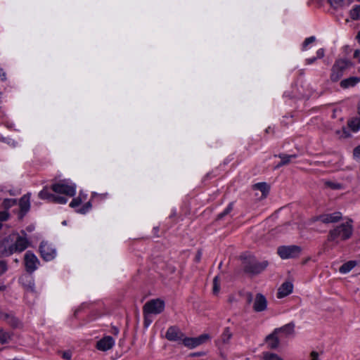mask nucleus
I'll return each mask as SVG.
<instances>
[{"label": "nucleus", "mask_w": 360, "mask_h": 360, "mask_svg": "<svg viewBox=\"0 0 360 360\" xmlns=\"http://www.w3.org/2000/svg\"><path fill=\"white\" fill-rule=\"evenodd\" d=\"M10 339V335L8 333L4 331L2 328H0V343L5 344Z\"/></svg>", "instance_id": "30"}, {"label": "nucleus", "mask_w": 360, "mask_h": 360, "mask_svg": "<svg viewBox=\"0 0 360 360\" xmlns=\"http://www.w3.org/2000/svg\"><path fill=\"white\" fill-rule=\"evenodd\" d=\"M7 270V264L4 261H0V276Z\"/></svg>", "instance_id": "42"}, {"label": "nucleus", "mask_w": 360, "mask_h": 360, "mask_svg": "<svg viewBox=\"0 0 360 360\" xmlns=\"http://www.w3.org/2000/svg\"><path fill=\"white\" fill-rule=\"evenodd\" d=\"M357 262L356 261H349L343 264L339 269V271L341 274H347L349 272L354 266H356Z\"/></svg>", "instance_id": "21"}, {"label": "nucleus", "mask_w": 360, "mask_h": 360, "mask_svg": "<svg viewBox=\"0 0 360 360\" xmlns=\"http://www.w3.org/2000/svg\"><path fill=\"white\" fill-rule=\"evenodd\" d=\"M19 282L25 289L27 292L36 293L34 279L30 276H22L19 278Z\"/></svg>", "instance_id": "11"}, {"label": "nucleus", "mask_w": 360, "mask_h": 360, "mask_svg": "<svg viewBox=\"0 0 360 360\" xmlns=\"http://www.w3.org/2000/svg\"><path fill=\"white\" fill-rule=\"evenodd\" d=\"M68 200L65 197L62 196H56L53 195V200L51 202L58 203V204H65Z\"/></svg>", "instance_id": "36"}, {"label": "nucleus", "mask_w": 360, "mask_h": 360, "mask_svg": "<svg viewBox=\"0 0 360 360\" xmlns=\"http://www.w3.org/2000/svg\"><path fill=\"white\" fill-rule=\"evenodd\" d=\"M316 38L314 36L309 37L304 41L302 44V50L304 51L307 49V46L309 44L315 41Z\"/></svg>", "instance_id": "37"}, {"label": "nucleus", "mask_w": 360, "mask_h": 360, "mask_svg": "<svg viewBox=\"0 0 360 360\" xmlns=\"http://www.w3.org/2000/svg\"><path fill=\"white\" fill-rule=\"evenodd\" d=\"M360 81L358 77H351L340 82V86L343 89L354 86Z\"/></svg>", "instance_id": "19"}, {"label": "nucleus", "mask_w": 360, "mask_h": 360, "mask_svg": "<svg viewBox=\"0 0 360 360\" xmlns=\"http://www.w3.org/2000/svg\"><path fill=\"white\" fill-rule=\"evenodd\" d=\"M324 56V49H319L316 51V58H321Z\"/></svg>", "instance_id": "43"}, {"label": "nucleus", "mask_w": 360, "mask_h": 360, "mask_svg": "<svg viewBox=\"0 0 360 360\" xmlns=\"http://www.w3.org/2000/svg\"><path fill=\"white\" fill-rule=\"evenodd\" d=\"M358 40H359V42L360 43V31L359 32L357 36H356Z\"/></svg>", "instance_id": "57"}, {"label": "nucleus", "mask_w": 360, "mask_h": 360, "mask_svg": "<svg viewBox=\"0 0 360 360\" xmlns=\"http://www.w3.org/2000/svg\"><path fill=\"white\" fill-rule=\"evenodd\" d=\"M348 127L354 132L358 131L360 129V119L357 117L352 118L348 121Z\"/></svg>", "instance_id": "25"}, {"label": "nucleus", "mask_w": 360, "mask_h": 360, "mask_svg": "<svg viewBox=\"0 0 360 360\" xmlns=\"http://www.w3.org/2000/svg\"><path fill=\"white\" fill-rule=\"evenodd\" d=\"M233 337V333L231 331L229 327H226L224 329L219 339L217 340V344L219 346L228 345L230 342V340Z\"/></svg>", "instance_id": "17"}, {"label": "nucleus", "mask_w": 360, "mask_h": 360, "mask_svg": "<svg viewBox=\"0 0 360 360\" xmlns=\"http://www.w3.org/2000/svg\"><path fill=\"white\" fill-rule=\"evenodd\" d=\"M63 224H66L65 221H64L63 222Z\"/></svg>", "instance_id": "60"}, {"label": "nucleus", "mask_w": 360, "mask_h": 360, "mask_svg": "<svg viewBox=\"0 0 360 360\" xmlns=\"http://www.w3.org/2000/svg\"><path fill=\"white\" fill-rule=\"evenodd\" d=\"M112 333H113L115 335H117V334H118V333H119V330H118V328H117L114 327V328H112Z\"/></svg>", "instance_id": "53"}, {"label": "nucleus", "mask_w": 360, "mask_h": 360, "mask_svg": "<svg viewBox=\"0 0 360 360\" xmlns=\"http://www.w3.org/2000/svg\"><path fill=\"white\" fill-rule=\"evenodd\" d=\"M115 345V340L111 336H105L96 343V348L101 351H107Z\"/></svg>", "instance_id": "12"}, {"label": "nucleus", "mask_w": 360, "mask_h": 360, "mask_svg": "<svg viewBox=\"0 0 360 360\" xmlns=\"http://www.w3.org/2000/svg\"><path fill=\"white\" fill-rule=\"evenodd\" d=\"M343 0H329L330 4L332 6H336L338 4H339L340 3H341Z\"/></svg>", "instance_id": "48"}, {"label": "nucleus", "mask_w": 360, "mask_h": 360, "mask_svg": "<svg viewBox=\"0 0 360 360\" xmlns=\"http://www.w3.org/2000/svg\"><path fill=\"white\" fill-rule=\"evenodd\" d=\"M350 62L347 59H339L337 60L334 63V70H339L342 73L346 70Z\"/></svg>", "instance_id": "20"}, {"label": "nucleus", "mask_w": 360, "mask_h": 360, "mask_svg": "<svg viewBox=\"0 0 360 360\" xmlns=\"http://www.w3.org/2000/svg\"><path fill=\"white\" fill-rule=\"evenodd\" d=\"M29 245V241L25 236L17 233L10 234L0 243V255L8 257L15 252L24 251Z\"/></svg>", "instance_id": "1"}, {"label": "nucleus", "mask_w": 360, "mask_h": 360, "mask_svg": "<svg viewBox=\"0 0 360 360\" xmlns=\"http://www.w3.org/2000/svg\"><path fill=\"white\" fill-rule=\"evenodd\" d=\"M219 291V276H215L213 279V292L217 294Z\"/></svg>", "instance_id": "38"}, {"label": "nucleus", "mask_w": 360, "mask_h": 360, "mask_svg": "<svg viewBox=\"0 0 360 360\" xmlns=\"http://www.w3.org/2000/svg\"><path fill=\"white\" fill-rule=\"evenodd\" d=\"M65 359L70 360L71 359V354L70 353L65 352L63 355Z\"/></svg>", "instance_id": "51"}, {"label": "nucleus", "mask_w": 360, "mask_h": 360, "mask_svg": "<svg viewBox=\"0 0 360 360\" xmlns=\"http://www.w3.org/2000/svg\"><path fill=\"white\" fill-rule=\"evenodd\" d=\"M326 185L334 190L340 189L342 187L340 184L332 182V181H327L326 183Z\"/></svg>", "instance_id": "40"}, {"label": "nucleus", "mask_w": 360, "mask_h": 360, "mask_svg": "<svg viewBox=\"0 0 360 360\" xmlns=\"http://www.w3.org/2000/svg\"><path fill=\"white\" fill-rule=\"evenodd\" d=\"M354 155L356 158H360V146L354 149Z\"/></svg>", "instance_id": "44"}, {"label": "nucleus", "mask_w": 360, "mask_h": 360, "mask_svg": "<svg viewBox=\"0 0 360 360\" xmlns=\"http://www.w3.org/2000/svg\"><path fill=\"white\" fill-rule=\"evenodd\" d=\"M16 204V200L15 199H5L2 203L3 207L5 209H8Z\"/></svg>", "instance_id": "32"}, {"label": "nucleus", "mask_w": 360, "mask_h": 360, "mask_svg": "<svg viewBox=\"0 0 360 360\" xmlns=\"http://www.w3.org/2000/svg\"><path fill=\"white\" fill-rule=\"evenodd\" d=\"M284 166V165H283V162L282 161H281L276 167H275V169H278L280 168L281 167H283Z\"/></svg>", "instance_id": "54"}, {"label": "nucleus", "mask_w": 360, "mask_h": 360, "mask_svg": "<svg viewBox=\"0 0 360 360\" xmlns=\"http://www.w3.org/2000/svg\"><path fill=\"white\" fill-rule=\"evenodd\" d=\"M144 314V323H145L146 326H148L151 323V321L148 319L149 314Z\"/></svg>", "instance_id": "45"}, {"label": "nucleus", "mask_w": 360, "mask_h": 360, "mask_svg": "<svg viewBox=\"0 0 360 360\" xmlns=\"http://www.w3.org/2000/svg\"><path fill=\"white\" fill-rule=\"evenodd\" d=\"M184 334L176 326H170L167 332L165 337L169 341H181Z\"/></svg>", "instance_id": "10"}, {"label": "nucleus", "mask_w": 360, "mask_h": 360, "mask_svg": "<svg viewBox=\"0 0 360 360\" xmlns=\"http://www.w3.org/2000/svg\"><path fill=\"white\" fill-rule=\"evenodd\" d=\"M264 360H283L278 354L271 352L263 353Z\"/></svg>", "instance_id": "29"}, {"label": "nucleus", "mask_w": 360, "mask_h": 360, "mask_svg": "<svg viewBox=\"0 0 360 360\" xmlns=\"http://www.w3.org/2000/svg\"><path fill=\"white\" fill-rule=\"evenodd\" d=\"M53 191L57 193L64 194L72 197L76 193V185L72 183H68L65 180L60 181L51 186Z\"/></svg>", "instance_id": "4"}, {"label": "nucleus", "mask_w": 360, "mask_h": 360, "mask_svg": "<svg viewBox=\"0 0 360 360\" xmlns=\"http://www.w3.org/2000/svg\"><path fill=\"white\" fill-rule=\"evenodd\" d=\"M342 214L340 212H335L333 213L322 214L319 216L314 217L311 221L312 222L320 221L323 224L336 223L340 221Z\"/></svg>", "instance_id": "7"}, {"label": "nucleus", "mask_w": 360, "mask_h": 360, "mask_svg": "<svg viewBox=\"0 0 360 360\" xmlns=\"http://www.w3.org/2000/svg\"><path fill=\"white\" fill-rule=\"evenodd\" d=\"M53 195L54 194L51 193L50 192H49L48 188L46 187H45L43 190H41L39 193L38 196H39V198L40 199L47 200L49 202H52L53 198Z\"/></svg>", "instance_id": "24"}, {"label": "nucleus", "mask_w": 360, "mask_h": 360, "mask_svg": "<svg viewBox=\"0 0 360 360\" xmlns=\"http://www.w3.org/2000/svg\"><path fill=\"white\" fill-rule=\"evenodd\" d=\"M30 194L24 195L20 200L19 207L20 211V218H22L29 210L30 207Z\"/></svg>", "instance_id": "13"}, {"label": "nucleus", "mask_w": 360, "mask_h": 360, "mask_svg": "<svg viewBox=\"0 0 360 360\" xmlns=\"http://www.w3.org/2000/svg\"><path fill=\"white\" fill-rule=\"evenodd\" d=\"M243 269L250 274H258L262 272L268 266L267 261L259 262L253 256L243 257Z\"/></svg>", "instance_id": "3"}, {"label": "nucleus", "mask_w": 360, "mask_h": 360, "mask_svg": "<svg viewBox=\"0 0 360 360\" xmlns=\"http://www.w3.org/2000/svg\"><path fill=\"white\" fill-rule=\"evenodd\" d=\"M200 354L198 353H193V354H191V356H199Z\"/></svg>", "instance_id": "58"}, {"label": "nucleus", "mask_w": 360, "mask_h": 360, "mask_svg": "<svg viewBox=\"0 0 360 360\" xmlns=\"http://www.w3.org/2000/svg\"><path fill=\"white\" fill-rule=\"evenodd\" d=\"M39 252L41 257L45 261H51L56 255V252L55 248L52 247V245L47 242L42 241L39 246Z\"/></svg>", "instance_id": "8"}, {"label": "nucleus", "mask_w": 360, "mask_h": 360, "mask_svg": "<svg viewBox=\"0 0 360 360\" xmlns=\"http://www.w3.org/2000/svg\"><path fill=\"white\" fill-rule=\"evenodd\" d=\"M9 214L7 211L0 212V222L6 221L8 219Z\"/></svg>", "instance_id": "41"}, {"label": "nucleus", "mask_w": 360, "mask_h": 360, "mask_svg": "<svg viewBox=\"0 0 360 360\" xmlns=\"http://www.w3.org/2000/svg\"><path fill=\"white\" fill-rule=\"evenodd\" d=\"M253 188L260 191L264 197H266L269 191V186L265 182L257 183L253 186Z\"/></svg>", "instance_id": "22"}, {"label": "nucleus", "mask_w": 360, "mask_h": 360, "mask_svg": "<svg viewBox=\"0 0 360 360\" xmlns=\"http://www.w3.org/2000/svg\"><path fill=\"white\" fill-rule=\"evenodd\" d=\"M233 202L229 203V205L226 207V208L221 213H220L218 215L217 219H222L224 216L229 214L233 210Z\"/></svg>", "instance_id": "31"}, {"label": "nucleus", "mask_w": 360, "mask_h": 360, "mask_svg": "<svg viewBox=\"0 0 360 360\" xmlns=\"http://www.w3.org/2000/svg\"><path fill=\"white\" fill-rule=\"evenodd\" d=\"M358 113H359V115H360V105H359V107H358Z\"/></svg>", "instance_id": "59"}, {"label": "nucleus", "mask_w": 360, "mask_h": 360, "mask_svg": "<svg viewBox=\"0 0 360 360\" xmlns=\"http://www.w3.org/2000/svg\"><path fill=\"white\" fill-rule=\"evenodd\" d=\"M343 75V73L339 70H334V65L331 69L330 79L332 82H338Z\"/></svg>", "instance_id": "28"}, {"label": "nucleus", "mask_w": 360, "mask_h": 360, "mask_svg": "<svg viewBox=\"0 0 360 360\" xmlns=\"http://www.w3.org/2000/svg\"><path fill=\"white\" fill-rule=\"evenodd\" d=\"M275 333H277L278 334L279 333H283L285 336L293 335L295 333V323L291 322L288 324H285V326L274 329Z\"/></svg>", "instance_id": "18"}, {"label": "nucleus", "mask_w": 360, "mask_h": 360, "mask_svg": "<svg viewBox=\"0 0 360 360\" xmlns=\"http://www.w3.org/2000/svg\"><path fill=\"white\" fill-rule=\"evenodd\" d=\"M311 357L312 360H319V354L316 352H311Z\"/></svg>", "instance_id": "46"}, {"label": "nucleus", "mask_w": 360, "mask_h": 360, "mask_svg": "<svg viewBox=\"0 0 360 360\" xmlns=\"http://www.w3.org/2000/svg\"><path fill=\"white\" fill-rule=\"evenodd\" d=\"M277 156L281 159L283 165H284L290 164L293 159H295L297 158V155L295 154L287 155L284 153H280Z\"/></svg>", "instance_id": "23"}, {"label": "nucleus", "mask_w": 360, "mask_h": 360, "mask_svg": "<svg viewBox=\"0 0 360 360\" xmlns=\"http://www.w3.org/2000/svg\"><path fill=\"white\" fill-rule=\"evenodd\" d=\"M6 319H9V318H11V321H12L11 322V323L12 325H13V326H15L17 325V322H18V321H17V320H15L13 317H11L9 315H6Z\"/></svg>", "instance_id": "49"}, {"label": "nucleus", "mask_w": 360, "mask_h": 360, "mask_svg": "<svg viewBox=\"0 0 360 360\" xmlns=\"http://www.w3.org/2000/svg\"><path fill=\"white\" fill-rule=\"evenodd\" d=\"M360 55V51L359 50H356L354 53V58H358Z\"/></svg>", "instance_id": "52"}, {"label": "nucleus", "mask_w": 360, "mask_h": 360, "mask_svg": "<svg viewBox=\"0 0 360 360\" xmlns=\"http://www.w3.org/2000/svg\"><path fill=\"white\" fill-rule=\"evenodd\" d=\"M349 15L354 20L360 19V5L355 6L350 11Z\"/></svg>", "instance_id": "27"}, {"label": "nucleus", "mask_w": 360, "mask_h": 360, "mask_svg": "<svg viewBox=\"0 0 360 360\" xmlns=\"http://www.w3.org/2000/svg\"><path fill=\"white\" fill-rule=\"evenodd\" d=\"M353 221L349 219L345 223L336 226L330 229L327 236V241L338 244L340 241L349 239L353 233Z\"/></svg>", "instance_id": "2"}, {"label": "nucleus", "mask_w": 360, "mask_h": 360, "mask_svg": "<svg viewBox=\"0 0 360 360\" xmlns=\"http://www.w3.org/2000/svg\"><path fill=\"white\" fill-rule=\"evenodd\" d=\"M210 339V336L207 334H202L198 338H195L196 343L198 345H202Z\"/></svg>", "instance_id": "35"}, {"label": "nucleus", "mask_w": 360, "mask_h": 360, "mask_svg": "<svg viewBox=\"0 0 360 360\" xmlns=\"http://www.w3.org/2000/svg\"><path fill=\"white\" fill-rule=\"evenodd\" d=\"M265 342L269 349H275L278 348L280 343L278 333L274 330L272 333L266 337Z\"/></svg>", "instance_id": "16"}, {"label": "nucleus", "mask_w": 360, "mask_h": 360, "mask_svg": "<svg viewBox=\"0 0 360 360\" xmlns=\"http://www.w3.org/2000/svg\"><path fill=\"white\" fill-rule=\"evenodd\" d=\"M301 248L297 245L281 246L277 252L282 259L297 257L301 252Z\"/></svg>", "instance_id": "6"}, {"label": "nucleus", "mask_w": 360, "mask_h": 360, "mask_svg": "<svg viewBox=\"0 0 360 360\" xmlns=\"http://www.w3.org/2000/svg\"><path fill=\"white\" fill-rule=\"evenodd\" d=\"M39 261L37 257L30 251H27L25 255V265L27 272L32 274L38 267Z\"/></svg>", "instance_id": "9"}, {"label": "nucleus", "mask_w": 360, "mask_h": 360, "mask_svg": "<svg viewBox=\"0 0 360 360\" xmlns=\"http://www.w3.org/2000/svg\"><path fill=\"white\" fill-rule=\"evenodd\" d=\"M336 134H338L341 138H347L350 136L349 132L345 128H342L341 131H336Z\"/></svg>", "instance_id": "39"}, {"label": "nucleus", "mask_w": 360, "mask_h": 360, "mask_svg": "<svg viewBox=\"0 0 360 360\" xmlns=\"http://www.w3.org/2000/svg\"><path fill=\"white\" fill-rule=\"evenodd\" d=\"M81 195H82V192L79 193V195L77 198L72 199V200L70 203V206L71 207H76L79 206V205H81V203L82 202Z\"/></svg>", "instance_id": "33"}, {"label": "nucleus", "mask_w": 360, "mask_h": 360, "mask_svg": "<svg viewBox=\"0 0 360 360\" xmlns=\"http://www.w3.org/2000/svg\"><path fill=\"white\" fill-rule=\"evenodd\" d=\"M201 256H202V252L200 250H198L197 252V255L195 256V261L198 262L201 259Z\"/></svg>", "instance_id": "50"}, {"label": "nucleus", "mask_w": 360, "mask_h": 360, "mask_svg": "<svg viewBox=\"0 0 360 360\" xmlns=\"http://www.w3.org/2000/svg\"><path fill=\"white\" fill-rule=\"evenodd\" d=\"M81 197H82V200H83L86 199V195H84V194H82V193Z\"/></svg>", "instance_id": "56"}, {"label": "nucleus", "mask_w": 360, "mask_h": 360, "mask_svg": "<svg viewBox=\"0 0 360 360\" xmlns=\"http://www.w3.org/2000/svg\"><path fill=\"white\" fill-rule=\"evenodd\" d=\"M293 290V285L290 281L284 282L278 288L277 292L278 298H283L290 295Z\"/></svg>", "instance_id": "15"}, {"label": "nucleus", "mask_w": 360, "mask_h": 360, "mask_svg": "<svg viewBox=\"0 0 360 360\" xmlns=\"http://www.w3.org/2000/svg\"><path fill=\"white\" fill-rule=\"evenodd\" d=\"M252 294H248V302L249 303H250V302H251V301H252Z\"/></svg>", "instance_id": "55"}, {"label": "nucleus", "mask_w": 360, "mask_h": 360, "mask_svg": "<svg viewBox=\"0 0 360 360\" xmlns=\"http://www.w3.org/2000/svg\"><path fill=\"white\" fill-rule=\"evenodd\" d=\"M91 203L89 201V202H87L86 203H85L80 209L77 210V212L80 214H85L87 212H89L91 210Z\"/></svg>", "instance_id": "34"}, {"label": "nucleus", "mask_w": 360, "mask_h": 360, "mask_svg": "<svg viewBox=\"0 0 360 360\" xmlns=\"http://www.w3.org/2000/svg\"><path fill=\"white\" fill-rule=\"evenodd\" d=\"M266 306L267 301L265 297L262 294H257L253 305L254 310L257 312L262 311L266 309Z\"/></svg>", "instance_id": "14"}, {"label": "nucleus", "mask_w": 360, "mask_h": 360, "mask_svg": "<svg viewBox=\"0 0 360 360\" xmlns=\"http://www.w3.org/2000/svg\"><path fill=\"white\" fill-rule=\"evenodd\" d=\"M183 344L191 349L194 348L198 346L196 343L195 338H185L184 336L181 340Z\"/></svg>", "instance_id": "26"}, {"label": "nucleus", "mask_w": 360, "mask_h": 360, "mask_svg": "<svg viewBox=\"0 0 360 360\" xmlns=\"http://www.w3.org/2000/svg\"><path fill=\"white\" fill-rule=\"evenodd\" d=\"M316 59H317L316 57H314V58H307L306 60V63L307 65H311V64L314 63L316 60Z\"/></svg>", "instance_id": "47"}, {"label": "nucleus", "mask_w": 360, "mask_h": 360, "mask_svg": "<svg viewBox=\"0 0 360 360\" xmlns=\"http://www.w3.org/2000/svg\"><path fill=\"white\" fill-rule=\"evenodd\" d=\"M164 309V301L160 299H155L147 302L143 307V314H158L163 311Z\"/></svg>", "instance_id": "5"}]
</instances>
